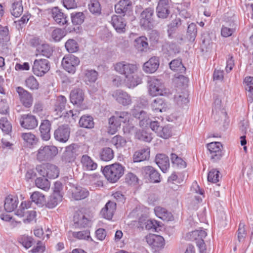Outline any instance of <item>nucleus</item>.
Here are the masks:
<instances>
[{
  "instance_id": "obj_47",
  "label": "nucleus",
  "mask_w": 253,
  "mask_h": 253,
  "mask_svg": "<svg viewBox=\"0 0 253 253\" xmlns=\"http://www.w3.org/2000/svg\"><path fill=\"white\" fill-rule=\"evenodd\" d=\"M66 103L67 99L64 96L62 95L58 96L54 103L55 110L61 112L65 109Z\"/></svg>"
},
{
  "instance_id": "obj_39",
  "label": "nucleus",
  "mask_w": 253,
  "mask_h": 253,
  "mask_svg": "<svg viewBox=\"0 0 253 253\" xmlns=\"http://www.w3.org/2000/svg\"><path fill=\"white\" fill-rule=\"evenodd\" d=\"M98 77V73L94 70H86L84 72V80L87 84L94 83Z\"/></svg>"
},
{
  "instance_id": "obj_37",
  "label": "nucleus",
  "mask_w": 253,
  "mask_h": 253,
  "mask_svg": "<svg viewBox=\"0 0 253 253\" xmlns=\"http://www.w3.org/2000/svg\"><path fill=\"white\" fill-rule=\"evenodd\" d=\"M245 88L248 91V101L253 102V77H247L245 78Z\"/></svg>"
},
{
  "instance_id": "obj_51",
  "label": "nucleus",
  "mask_w": 253,
  "mask_h": 253,
  "mask_svg": "<svg viewBox=\"0 0 253 253\" xmlns=\"http://www.w3.org/2000/svg\"><path fill=\"white\" fill-rule=\"evenodd\" d=\"M35 184L37 187L44 191H47L50 188V182L46 178H37L35 180Z\"/></svg>"
},
{
  "instance_id": "obj_13",
  "label": "nucleus",
  "mask_w": 253,
  "mask_h": 253,
  "mask_svg": "<svg viewBox=\"0 0 253 253\" xmlns=\"http://www.w3.org/2000/svg\"><path fill=\"white\" fill-rule=\"evenodd\" d=\"M16 91L18 94V97L21 104L26 108L32 106L33 102L32 94L21 86L16 88Z\"/></svg>"
},
{
  "instance_id": "obj_38",
  "label": "nucleus",
  "mask_w": 253,
  "mask_h": 253,
  "mask_svg": "<svg viewBox=\"0 0 253 253\" xmlns=\"http://www.w3.org/2000/svg\"><path fill=\"white\" fill-rule=\"evenodd\" d=\"M73 220L74 224L80 227H84L89 222L88 219L81 212H77L75 214Z\"/></svg>"
},
{
  "instance_id": "obj_18",
  "label": "nucleus",
  "mask_w": 253,
  "mask_h": 253,
  "mask_svg": "<svg viewBox=\"0 0 253 253\" xmlns=\"http://www.w3.org/2000/svg\"><path fill=\"white\" fill-rule=\"evenodd\" d=\"M149 91L152 96L163 95L162 84L161 81L157 79H151L149 82Z\"/></svg>"
},
{
  "instance_id": "obj_40",
  "label": "nucleus",
  "mask_w": 253,
  "mask_h": 253,
  "mask_svg": "<svg viewBox=\"0 0 253 253\" xmlns=\"http://www.w3.org/2000/svg\"><path fill=\"white\" fill-rule=\"evenodd\" d=\"M79 123L81 127L86 128H92L94 125L93 118L89 115L83 116L80 118Z\"/></svg>"
},
{
  "instance_id": "obj_9",
  "label": "nucleus",
  "mask_w": 253,
  "mask_h": 253,
  "mask_svg": "<svg viewBox=\"0 0 253 253\" xmlns=\"http://www.w3.org/2000/svg\"><path fill=\"white\" fill-rule=\"evenodd\" d=\"M145 239L147 244L155 251H159L165 246V240L160 235L149 234L145 236Z\"/></svg>"
},
{
  "instance_id": "obj_1",
  "label": "nucleus",
  "mask_w": 253,
  "mask_h": 253,
  "mask_svg": "<svg viewBox=\"0 0 253 253\" xmlns=\"http://www.w3.org/2000/svg\"><path fill=\"white\" fill-rule=\"evenodd\" d=\"M114 67L117 72L125 76V83L128 88H133L141 83L137 73L138 67L136 64L121 61L115 64Z\"/></svg>"
},
{
  "instance_id": "obj_16",
  "label": "nucleus",
  "mask_w": 253,
  "mask_h": 253,
  "mask_svg": "<svg viewBox=\"0 0 253 253\" xmlns=\"http://www.w3.org/2000/svg\"><path fill=\"white\" fill-rule=\"evenodd\" d=\"M112 96L118 103L123 106L129 105L132 102L130 95L122 90L114 91L112 93Z\"/></svg>"
},
{
  "instance_id": "obj_29",
  "label": "nucleus",
  "mask_w": 253,
  "mask_h": 253,
  "mask_svg": "<svg viewBox=\"0 0 253 253\" xmlns=\"http://www.w3.org/2000/svg\"><path fill=\"white\" fill-rule=\"evenodd\" d=\"M18 204V199L17 197L7 196L5 200L4 207L5 210L8 212L13 211Z\"/></svg>"
},
{
  "instance_id": "obj_26",
  "label": "nucleus",
  "mask_w": 253,
  "mask_h": 253,
  "mask_svg": "<svg viewBox=\"0 0 253 253\" xmlns=\"http://www.w3.org/2000/svg\"><path fill=\"white\" fill-rule=\"evenodd\" d=\"M62 200V196L58 190H54L53 193L50 196L45 204L46 207L53 209Z\"/></svg>"
},
{
  "instance_id": "obj_62",
  "label": "nucleus",
  "mask_w": 253,
  "mask_h": 253,
  "mask_svg": "<svg viewBox=\"0 0 253 253\" xmlns=\"http://www.w3.org/2000/svg\"><path fill=\"white\" fill-rule=\"evenodd\" d=\"M111 142L117 148L125 146L126 142V139L119 135L114 136L112 138Z\"/></svg>"
},
{
  "instance_id": "obj_6",
  "label": "nucleus",
  "mask_w": 253,
  "mask_h": 253,
  "mask_svg": "<svg viewBox=\"0 0 253 253\" xmlns=\"http://www.w3.org/2000/svg\"><path fill=\"white\" fill-rule=\"evenodd\" d=\"M36 169L40 175L50 179L57 177L59 173L58 167L49 163L38 165Z\"/></svg>"
},
{
  "instance_id": "obj_46",
  "label": "nucleus",
  "mask_w": 253,
  "mask_h": 253,
  "mask_svg": "<svg viewBox=\"0 0 253 253\" xmlns=\"http://www.w3.org/2000/svg\"><path fill=\"white\" fill-rule=\"evenodd\" d=\"M114 157L113 151L109 147H106L102 149L100 153V158L101 160L104 161H109Z\"/></svg>"
},
{
  "instance_id": "obj_58",
  "label": "nucleus",
  "mask_w": 253,
  "mask_h": 253,
  "mask_svg": "<svg viewBox=\"0 0 253 253\" xmlns=\"http://www.w3.org/2000/svg\"><path fill=\"white\" fill-rule=\"evenodd\" d=\"M184 176L182 173H172L168 178V182L174 184H180L183 182Z\"/></svg>"
},
{
  "instance_id": "obj_53",
  "label": "nucleus",
  "mask_w": 253,
  "mask_h": 253,
  "mask_svg": "<svg viewBox=\"0 0 253 253\" xmlns=\"http://www.w3.org/2000/svg\"><path fill=\"white\" fill-rule=\"evenodd\" d=\"M72 22L74 25H80L84 20V14L81 12H73L71 14Z\"/></svg>"
},
{
  "instance_id": "obj_34",
  "label": "nucleus",
  "mask_w": 253,
  "mask_h": 253,
  "mask_svg": "<svg viewBox=\"0 0 253 253\" xmlns=\"http://www.w3.org/2000/svg\"><path fill=\"white\" fill-rule=\"evenodd\" d=\"M36 51L38 52L37 55L39 54L49 58L52 55L53 50L48 44L43 42L37 47Z\"/></svg>"
},
{
  "instance_id": "obj_14",
  "label": "nucleus",
  "mask_w": 253,
  "mask_h": 253,
  "mask_svg": "<svg viewBox=\"0 0 253 253\" xmlns=\"http://www.w3.org/2000/svg\"><path fill=\"white\" fill-rule=\"evenodd\" d=\"M70 135V128L68 125H62L56 129L54 133L55 139L60 142H66Z\"/></svg>"
},
{
  "instance_id": "obj_43",
  "label": "nucleus",
  "mask_w": 253,
  "mask_h": 253,
  "mask_svg": "<svg viewBox=\"0 0 253 253\" xmlns=\"http://www.w3.org/2000/svg\"><path fill=\"white\" fill-rule=\"evenodd\" d=\"M147 38L145 37H140L135 40L134 45L138 50L144 51L146 50L148 46Z\"/></svg>"
},
{
  "instance_id": "obj_24",
  "label": "nucleus",
  "mask_w": 253,
  "mask_h": 253,
  "mask_svg": "<svg viewBox=\"0 0 253 253\" xmlns=\"http://www.w3.org/2000/svg\"><path fill=\"white\" fill-rule=\"evenodd\" d=\"M155 162L161 170L166 172L169 167V157L165 154H159L156 155Z\"/></svg>"
},
{
  "instance_id": "obj_44",
  "label": "nucleus",
  "mask_w": 253,
  "mask_h": 253,
  "mask_svg": "<svg viewBox=\"0 0 253 253\" xmlns=\"http://www.w3.org/2000/svg\"><path fill=\"white\" fill-rule=\"evenodd\" d=\"M170 68L175 71H177L180 73H184L186 68L182 64L181 60L179 59H174L169 63Z\"/></svg>"
},
{
  "instance_id": "obj_54",
  "label": "nucleus",
  "mask_w": 253,
  "mask_h": 253,
  "mask_svg": "<svg viewBox=\"0 0 253 253\" xmlns=\"http://www.w3.org/2000/svg\"><path fill=\"white\" fill-rule=\"evenodd\" d=\"M66 50L70 53L77 52L79 50V46L77 42L73 39H69L65 44Z\"/></svg>"
},
{
  "instance_id": "obj_11",
  "label": "nucleus",
  "mask_w": 253,
  "mask_h": 253,
  "mask_svg": "<svg viewBox=\"0 0 253 253\" xmlns=\"http://www.w3.org/2000/svg\"><path fill=\"white\" fill-rule=\"evenodd\" d=\"M207 147L209 151L211 159L213 162H217L221 158L222 145L220 142H211L207 144Z\"/></svg>"
},
{
  "instance_id": "obj_48",
  "label": "nucleus",
  "mask_w": 253,
  "mask_h": 253,
  "mask_svg": "<svg viewBox=\"0 0 253 253\" xmlns=\"http://www.w3.org/2000/svg\"><path fill=\"white\" fill-rule=\"evenodd\" d=\"M197 33L196 25L194 23L190 24L187 30V38H188L190 41L193 42L196 37Z\"/></svg>"
},
{
  "instance_id": "obj_59",
  "label": "nucleus",
  "mask_w": 253,
  "mask_h": 253,
  "mask_svg": "<svg viewBox=\"0 0 253 253\" xmlns=\"http://www.w3.org/2000/svg\"><path fill=\"white\" fill-rule=\"evenodd\" d=\"M170 159L172 164L177 167L180 168H184L186 167V163L175 154L171 153Z\"/></svg>"
},
{
  "instance_id": "obj_7",
  "label": "nucleus",
  "mask_w": 253,
  "mask_h": 253,
  "mask_svg": "<svg viewBox=\"0 0 253 253\" xmlns=\"http://www.w3.org/2000/svg\"><path fill=\"white\" fill-rule=\"evenodd\" d=\"M79 58L72 54L65 55L62 60L63 68L70 74H74L76 71V67L80 64Z\"/></svg>"
},
{
  "instance_id": "obj_17",
  "label": "nucleus",
  "mask_w": 253,
  "mask_h": 253,
  "mask_svg": "<svg viewBox=\"0 0 253 253\" xmlns=\"http://www.w3.org/2000/svg\"><path fill=\"white\" fill-rule=\"evenodd\" d=\"M132 2L130 0H121L115 6L116 12L124 15L128 14L132 11Z\"/></svg>"
},
{
  "instance_id": "obj_21",
  "label": "nucleus",
  "mask_w": 253,
  "mask_h": 253,
  "mask_svg": "<svg viewBox=\"0 0 253 253\" xmlns=\"http://www.w3.org/2000/svg\"><path fill=\"white\" fill-rule=\"evenodd\" d=\"M116 203L112 201H109L101 210L100 213L104 218L110 220L112 219L116 211Z\"/></svg>"
},
{
  "instance_id": "obj_36",
  "label": "nucleus",
  "mask_w": 253,
  "mask_h": 253,
  "mask_svg": "<svg viewBox=\"0 0 253 253\" xmlns=\"http://www.w3.org/2000/svg\"><path fill=\"white\" fill-rule=\"evenodd\" d=\"M68 236L69 237L72 236L79 240H92L90 236V232L88 230L79 232H72L70 231L68 232Z\"/></svg>"
},
{
  "instance_id": "obj_56",
  "label": "nucleus",
  "mask_w": 253,
  "mask_h": 253,
  "mask_svg": "<svg viewBox=\"0 0 253 253\" xmlns=\"http://www.w3.org/2000/svg\"><path fill=\"white\" fill-rule=\"evenodd\" d=\"M188 94L186 91H184L181 93H178L174 95V99L177 103L179 105L186 104L188 102Z\"/></svg>"
},
{
  "instance_id": "obj_25",
  "label": "nucleus",
  "mask_w": 253,
  "mask_h": 253,
  "mask_svg": "<svg viewBox=\"0 0 253 253\" xmlns=\"http://www.w3.org/2000/svg\"><path fill=\"white\" fill-rule=\"evenodd\" d=\"M72 198L75 200H81L86 198L89 195L88 191L83 187H73L71 190Z\"/></svg>"
},
{
  "instance_id": "obj_50",
  "label": "nucleus",
  "mask_w": 253,
  "mask_h": 253,
  "mask_svg": "<svg viewBox=\"0 0 253 253\" xmlns=\"http://www.w3.org/2000/svg\"><path fill=\"white\" fill-rule=\"evenodd\" d=\"M25 84L26 86L31 90H36L39 88V84L36 79L33 76H31L27 78Z\"/></svg>"
},
{
  "instance_id": "obj_28",
  "label": "nucleus",
  "mask_w": 253,
  "mask_h": 253,
  "mask_svg": "<svg viewBox=\"0 0 253 253\" xmlns=\"http://www.w3.org/2000/svg\"><path fill=\"white\" fill-rule=\"evenodd\" d=\"M51 14L52 18L57 24L63 25L67 22V17L58 8H53Z\"/></svg>"
},
{
  "instance_id": "obj_45",
  "label": "nucleus",
  "mask_w": 253,
  "mask_h": 253,
  "mask_svg": "<svg viewBox=\"0 0 253 253\" xmlns=\"http://www.w3.org/2000/svg\"><path fill=\"white\" fill-rule=\"evenodd\" d=\"M32 202L30 201H24L22 202L19 207V208L16 211L15 214L16 215L23 217L26 215L27 211L28 209L30 208L31 207Z\"/></svg>"
},
{
  "instance_id": "obj_55",
  "label": "nucleus",
  "mask_w": 253,
  "mask_h": 253,
  "mask_svg": "<svg viewBox=\"0 0 253 253\" xmlns=\"http://www.w3.org/2000/svg\"><path fill=\"white\" fill-rule=\"evenodd\" d=\"M0 128L5 134H8L11 131V125L6 118L0 119Z\"/></svg>"
},
{
  "instance_id": "obj_19",
  "label": "nucleus",
  "mask_w": 253,
  "mask_h": 253,
  "mask_svg": "<svg viewBox=\"0 0 253 253\" xmlns=\"http://www.w3.org/2000/svg\"><path fill=\"white\" fill-rule=\"evenodd\" d=\"M142 173L146 177H149L151 182L158 183L160 181V174L151 166L143 167Z\"/></svg>"
},
{
  "instance_id": "obj_35",
  "label": "nucleus",
  "mask_w": 253,
  "mask_h": 253,
  "mask_svg": "<svg viewBox=\"0 0 253 253\" xmlns=\"http://www.w3.org/2000/svg\"><path fill=\"white\" fill-rule=\"evenodd\" d=\"M151 108L156 112H162L166 110V104L161 98L155 99L151 103Z\"/></svg>"
},
{
  "instance_id": "obj_5",
  "label": "nucleus",
  "mask_w": 253,
  "mask_h": 253,
  "mask_svg": "<svg viewBox=\"0 0 253 253\" xmlns=\"http://www.w3.org/2000/svg\"><path fill=\"white\" fill-rule=\"evenodd\" d=\"M132 114L134 117L138 118L140 120V126H147L149 125L153 131L157 134L158 133L159 130L161 127L159 125V123L157 121H151L145 111L142 110L137 111L134 109L132 111Z\"/></svg>"
},
{
  "instance_id": "obj_64",
  "label": "nucleus",
  "mask_w": 253,
  "mask_h": 253,
  "mask_svg": "<svg viewBox=\"0 0 253 253\" xmlns=\"http://www.w3.org/2000/svg\"><path fill=\"white\" fill-rule=\"evenodd\" d=\"M157 15L159 18L163 19L166 18L169 13V7L157 6Z\"/></svg>"
},
{
  "instance_id": "obj_32",
  "label": "nucleus",
  "mask_w": 253,
  "mask_h": 253,
  "mask_svg": "<svg viewBox=\"0 0 253 253\" xmlns=\"http://www.w3.org/2000/svg\"><path fill=\"white\" fill-rule=\"evenodd\" d=\"M11 14L15 17H19L23 11L22 0H12V6L10 9Z\"/></svg>"
},
{
  "instance_id": "obj_2",
  "label": "nucleus",
  "mask_w": 253,
  "mask_h": 253,
  "mask_svg": "<svg viewBox=\"0 0 253 253\" xmlns=\"http://www.w3.org/2000/svg\"><path fill=\"white\" fill-rule=\"evenodd\" d=\"M103 173L108 181L115 183L124 174V168L119 163H114L105 167Z\"/></svg>"
},
{
  "instance_id": "obj_23",
  "label": "nucleus",
  "mask_w": 253,
  "mask_h": 253,
  "mask_svg": "<svg viewBox=\"0 0 253 253\" xmlns=\"http://www.w3.org/2000/svg\"><path fill=\"white\" fill-rule=\"evenodd\" d=\"M159 66V58L154 56L151 57L148 61L144 63L143 69L147 73H153L158 69Z\"/></svg>"
},
{
  "instance_id": "obj_12",
  "label": "nucleus",
  "mask_w": 253,
  "mask_h": 253,
  "mask_svg": "<svg viewBox=\"0 0 253 253\" xmlns=\"http://www.w3.org/2000/svg\"><path fill=\"white\" fill-rule=\"evenodd\" d=\"M50 69L49 62L47 59H36L34 62L33 72L38 76L44 75Z\"/></svg>"
},
{
  "instance_id": "obj_57",
  "label": "nucleus",
  "mask_w": 253,
  "mask_h": 253,
  "mask_svg": "<svg viewBox=\"0 0 253 253\" xmlns=\"http://www.w3.org/2000/svg\"><path fill=\"white\" fill-rule=\"evenodd\" d=\"M181 25V20L179 18H176L173 20L168 25V33L169 38L172 36V35L176 28L179 27Z\"/></svg>"
},
{
  "instance_id": "obj_22",
  "label": "nucleus",
  "mask_w": 253,
  "mask_h": 253,
  "mask_svg": "<svg viewBox=\"0 0 253 253\" xmlns=\"http://www.w3.org/2000/svg\"><path fill=\"white\" fill-rule=\"evenodd\" d=\"M70 101L73 104L80 105L84 100V93L82 89L76 88L72 90L70 94Z\"/></svg>"
},
{
  "instance_id": "obj_8",
  "label": "nucleus",
  "mask_w": 253,
  "mask_h": 253,
  "mask_svg": "<svg viewBox=\"0 0 253 253\" xmlns=\"http://www.w3.org/2000/svg\"><path fill=\"white\" fill-rule=\"evenodd\" d=\"M154 9L151 7L145 8L140 16V25L145 29H151L153 28Z\"/></svg>"
},
{
  "instance_id": "obj_52",
  "label": "nucleus",
  "mask_w": 253,
  "mask_h": 253,
  "mask_svg": "<svg viewBox=\"0 0 253 253\" xmlns=\"http://www.w3.org/2000/svg\"><path fill=\"white\" fill-rule=\"evenodd\" d=\"M88 8L91 13L98 15L101 13V7L97 0H90L88 4Z\"/></svg>"
},
{
  "instance_id": "obj_4",
  "label": "nucleus",
  "mask_w": 253,
  "mask_h": 253,
  "mask_svg": "<svg viewBox=\"0 0 253 253\" xmlns=\"http://www.w3.org/2000/svg\"><path fill=\"white\" fill-rule=\"evenodd\" d=\"M131 117V114L127 112H116L115 115L109 119V132L112 134L115 133L118 128L120 127L121 123L129 122Z\"/></svg>"
},
{
  "instance_id": "obj_63",
  "label": "nucleus",
  "mask_w": 253,
  "mask_h": 253,
  "mask_svg": "<svg viewBox=\"0 0 253 253\" xmlns=\"http://www.w3.org/2000/svg\"><path fill=\"white\" fill-rule=\"evenodd\" d=\"M158 135L165 139H167L171 136L170 128L168 126H162L159 130Z\"/></svg>"
},
{
  "instance_id": "obj_20",
  "label": "nucleus",
  "mask_w": 253,
  "mask_h": 253,
  "mask_svg": "<svg viewBox=\"0 0 253 253\" xmlns=\"http://www.w3.org/2000/svg\"><path fill=\"white\" fill-rule=\"evenodd\" d=\"M111 24L115 30L119 33L125 32L126 23L123 17L120 16L114 15L112 16Z\"/></svg>"
},
{
  "instance_id": "obj_49",
  "label": "nucleus",
  "mask_w": 253,
  "mask_h": 253,
  "mask_svg": "<svg viewBox=\"0 0 253 253\" xmlns=\"http://www.w3.org/2000/svg\"><path fill=\"white\" fill-rule=\"evenodd\" d=\"M135 137L139 140L148 142H150L152 139L151 134L142 129H139L136 132Z\"/></svg>"
},
{
  "instance_id": "obj_30",
  "label": "nucleus",
  "mask_w": 253,
  "mask_h": 253,
  "mask_svg": "<svg viewBox=\"0 0 253 253\" xmlns=\"http://www.w3.org/2000/svg\"><path fill=\"white\" fill-rule=\"evenodd\" d=\"M83 168L85 170H93L96 169L97 165L87 155H84L81 158Z\"/></svg>"
},
{
  "instance_id": "obj_61",
  "label": "nucleus",
  "mask_w": 253,
  "mask_h": 253,
  "mask_svg": "<svg viewBox=\"0 0 253 253\" xmlns=\"http://www.w3.org/2000/svg\"><path fill=\"white\" fill-rule=\"evenodd\" d=\"M33 240L32 237L26 235H22L18 238V242L26 249L32 246Z\"/></svg>"
},
{
  "instance_id": "obj_3",
  "label": "nucleus",
  "mask_w": 253,
  "mask_h": 253,
  "mask_svg": "<svg viewBox=\"0 0 253 253\" xmlns=\"http://www.w3.org/2000/svg\"><path fill=\"white\" fill-rule=\"evenodd\" d=\"M36 159L40 162L51 161L58 154V150L53 145L41 146L36 152Z\"/></svg>"
},
{
  "instance_id": "obj_42",
  "label": "nucleus",
  "mask_w": 253,
  "mask_h": 253,
  "mask_svg": "<svg viewBox=\"0 0 253 253\" xmlns=\"http://www.w3.org/2000/svg\"><path fill=\"white\" fill-rule=\"evenodd\" d=\"M21 136L28 146L35 145L38 141L36 136L31 132L22 133Z\"/></svg>"
},
{
  "instance_id": "obj_41",
  "label": "nucleus",
  "mask_w": 253,
  "mask_h": 253,
  "mask_svg": "<svg viewBox=\"0 0 253 253\" xmlns=\"http://www.w3.org/2000/svg\"><path fill=\"white\" fill-rule=\"evenodd\" d=\"M30 198L32 202L35 203L39 207H42L45 201L44 195L38 191L33 192L31 195Z\"/></svg>"
},
{
  "instance_id": "obj_60",
  "label": "nucleus",
  "mask_w": 253,
  "mask_h": 253,
  "mask_svg": "<svg viewBox=\"0 0 253 253\" xmlns=\"http://www.w3.org/2000/svg\"><path fill=\"white\" fill-rule=\"evenodd\" d=\"M65 36L64 31L60 28L55 29L51 34V38L54 42H59Z\"/></svg>"
},
{
  "instance_id": "obj_33",
  "label": "nucleus",
  "mask_w": 253,
  "mask_h": 253,
  "mask_svg": "<svg viewBox=\"0 0 253 253\" xmlns=\"http://www.w3.org/2000/svg\"><path fill=\"white\" fill-rule=\"evenodd\" d=\"M150 150L149 148H144L135 152L133 159L134 162H140L147 160L149 157Z\"/></svg>"
},
{
  "instance_id": "obj_27",
  "label": "nucleus",
  "mask_w": 253,
  "mask_h": 253,
  "mask_svg": "<svg viewBox=\"0 0 253 253\" xmlns=\"http://www.w3.org/2000/svg\"><path fill=\"white\" fill-rule=\"evenodd\" d=\"M50 122L47 120L42 121L40 126V130L41 133V137L43 140L47 141L50 139Z\"/></svg>"
},
{
  "instance_id": "obj_31",
  "label": "nucleus",
  "mask_w": 253,
  "mask_h": 253,
  "mask_svg": "<svg viewBox=\"0 0 253 253\" xmlns=\"http://www.w3.org/2000/svg\"><path fill=\"white\" fill-rule=\"evenodd\" d=\"M154 211L157 216L163 220L169 221L173 218L171 213L164 208L156 207Z\"/></svg>"
},
{
  "instance_id": "obj_10",
  "label": "nucleus",
  "mask_w": 253,
  "mask_h": 253,
  "mask_svg": "<svg viewBox=\"0 0 253 253\" xmlns=\"http://www.w3.org/2000/svg\"><path fill=\"white\" fill-rule=\"evenodd\" d=\"M79 146L77 144H72L65 148L62 154V161L65 164L72 163L76 160L78 155Z\"/></svg>"
},
{
  "instance_id": "obj_15",
  "label": "nucleus",
  "mask_w": 253,
  "mask_h": 253,
  "mask_svg": "<svg viewBox=\"0 0 253 253\" xmlns=\"http://www.w3.org/2000/svg\"><path fill=\"white\" fill-rule=\"evenodd\" d=\"M19 122L22 127L28 129L36 128L38 124L36 117L30 114L22 115Z\"/></svg>"
}]
</instances>
